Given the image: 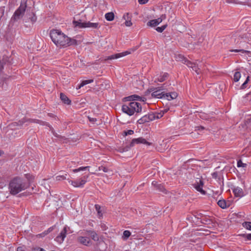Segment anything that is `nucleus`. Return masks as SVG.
I'll return each instance as SVG.
<instances>
[{"label": "nucleus", "mask_w": 251, "mask_h": 251, "mask_svg": "<svg viewBox=\"0 0 251 251\" xmlns=\"http://www.w3.org/2000/svg\"><path fill=\"white\" fill-rule=\"evenodd\" d=\"M50 37L52 41L57 47H65L77 45V41L75 39L68 37L59 30H51L50 32Z\"/></svg>", "instance_id": "nucleus-1"}, {"label": "nucleus", "mask_w": 251, "mask_h": 251, "mask_svg": "<svg viewBox=\"0 0 251 251\" xmlns=\"http://www.w3.org/2000/svg\"><path fill=\"white\" fill-rule=\"evenodd\" d=\"M12 58L6 55H4L0 60V87L6 89L7 87V81L9 78V75L5 74L12 65Z\"/></svg>", "instance_id": "nucleus-2"}, {"label": "nucleus", "mask_w": 251, "mask_h": 251, "mask_svg": "<svg viewBox=\"0 0 251 251\" xmlns=\"http://www.w3.org/2000/svg\"><path fill=\"white\" fill-rule=\"evenodd\" d=\"M29 185V184L26 183L23 178L20 177H15L9 182V189L10 193L11 195H15L27 188Z\"/></svg>", "instance_id": "nucleus-3"}, {"label": "nucleus", "mask_w": 251, "mask_h": 251, "mask_svg": "<svg viewBox=\"0 0 251 251\" xmlns=\"http://www.w3.org/2000/svg\"><path fill=\"white\" fill-rule=\"evenodd\" d=\"M122 111L129 116L133 115L135 112L140 113L142 106L140 103L136 101H131L128 104H123Z\"/></svg>", "instance_id": "nucleus-4"}, {"label": "nucleus", "mask_w": 251, "mask_h": 251, "mask_svg": "<svg viewBox=\"0 0 251 251\" xmlns=\"http://www.w3.org/2000/svg\"><path fill=\"white\" fill-rule=\"evenodd\" d=\"M242 38L240 31L233 33L230 36L227 37L229 39V44L232 46H235L238 48H244V42L239 41L240 39Z\"/></svg>", "instance_id": "nucleus-5"}, {"label": "nucleus", "mask_w": 251, "mask_h": 251, "mask_svg": "<svg viewBox=\"0 0 251 251\" xmlns=\"http://www.w3.org/2000/svg\"><path fill=\"white\" fill-rule=\"evenodd\" d=\"M26 7V2L22 1L20 7L15 11L12 17L10 23L13 24L14 22L21 19L25 13Z\"/></svg>", "instance_id": "nucleus-6"}, {"label": "nucleus", "mask_w": 251, "mask_h": 251, "mask_svg": "<svg viewBox=\"0 0 251 251\" xmlns=\"http://www.w3.org/2000/svg\"><path fill=\"white\" fill-rule=\"evenodd\" d=\"M73 24L75 26H78L79 28H92L97 29L100 27V25L98 23H91L90 22H81V20L74 21Z\"/></svg>", "instance_id": "nucleus-7"}, {"label": "nucleus", "mask_w": 251, "mask_h": 251, "mask_svg": "<svg viewBox=\"0 0 251 251\" xmlns=\"http://www.w3.org/2000/svg\"><path fill=\"white\" fill-rule=\"evenodd\" d=\"M146 144L148 146H150L151 145V143H150L146 141V140L142 137H140L138 138L133 139L132 140L131 142H130L129 145H127L126 147H125L124 148H123L122 151L123 152L126 151H128L130 148L133 147L135 144Z\"/></svg>", "instance_id": "nucleus-8"}, {"label": "nucleus", "mask_w": 251, "mask_h": 251, "mask_svg": "<svg viewBox=\"0 0 251 251\" xmlns=\"http://www.w3.org/2000/svg\"><path fill=\"white\" fill-rule=\"evenodd\" d=\"M30 122V123H36L39 124L40 125L46 126H48L50 127V125L49 123H48L46 122L40 120L35 119H26L24 118V119H22L21 120H20L18 122H15V123H13L12 125H13L14 126H22V125H24V123H25V122Z\"/></svg>", "instance_id": "nucleus-9"}, {"label": "nucleus", "mask_w": 251, "mask_h": 251, "mask_svg": "<svg viewBox=\"0 0 251 251\" xmlns=\"http://www.w3.org/2000/svg\"><path fill=\"white\" fill-rule=\"evenodd\" d=\"M179 58H182L183 61V63L185 64L189 68H192L193 71H194L198 75L201 74V69L199 68L198 64L192 62L187 59L185 58L183 56L179 55L178 56Z\"/></svg>", "instance_id": "nucleus-10"}, {"label": "nucleus", "mask_w": 251, "mask_h": 251, "mask_svg": "<svg viewBox=\"0 0 251 251\" xmlns=\"http://www.w3.org/2000/svg\"><path fill=\"white\" fill-rule=\"evenodd\" d=\"M240 35H242V38L239 41L244 42V48H248V44L251 45V33L247 32L243 33L240 32Z\"/></svg>", "instance_id": "nucleus-11"}, {"label": "nucleus", "mask_w": 251, "mask_h": 251, "mask_svg": "<svg viewBox=\"0 0 251 251\" xmlns=\"http://www.w3.org/2000/svg\"><path fill=\"white\" fill-rule=\"evenodd\" d=\"M198 215L201 216L200 219L201 223L203 224L208 225V227L211 228L215 226V223L212 221V219H210L209 217L202 216L201 213H199Z\"/></svg>", "instance_id": "nucleus-12"}, {"label": "nucleus", "mask_w": 251, "mask_h": 251, "mask_svg": "<svg viewBox=\"0 0 251 251\" xmlns=\"http://www.w3.org/2000/svg\"><path fill=\"white\" fill-rule=\"evenodd\" d=\"M70 229V228L67 226H65L63 229L61 230L59 235H58L55 238V241L59 243V244H61L65 238L66 237L67 232L68 230Z\"/></svg>", "instance_id": "nucleus-13"}, {"label": "nucleus", "mask_w": 251, "mask_h": 251, "mask_svg": "<svg viewBox=\"0 0 251 251\" xmlns=\"http://www.w3.org/2000/svg\"><path fill=\"white\" fill-rule=\"evenodd\" d=\"M154 120V116L153 113H149L148 115H146L139 119L137 123L139 124H143L147 122H149L151 121Z\"/></svg>", "instance_id": "nucleus-14"}, {"label": "nucleus", "mask_w": 251, "mask_h": 251, "mask_svg": "<svg viewBox=\"0 0 251 251\" xmlns=\"http://www.w3.org/2000/svg\"><path fill=\"white\" fill-rule=\"evenodd\" d=\"M203 185V181L201 179H199L198 181H196L194 184V187L198 191L200 192L202 194H205V191L202 189Z\"/></svg>", "instance_id": "nucleus-15"}, {"label": "nucleus", "mask_w": 251, "mask_h": 251, "mask_svg": "<svg viewBox=\"0 0 251 251\" xmlns=\"http://www.w3.org/2000/svg\"><path fill=\"white\" fill-rule=\"evenodd\" d=\"M130 53V52L129 51H124V52H123L121 53H117V54H113L110 56H109L107 57V58L106 59H105V60H112V59H117L120 57L126 56Z\"/></svg>", "instance_id": "nucleus-16"}, {"label": "nucleus", "mask_w": 251, "mask_h": 251, "mask_svg": "<svg viewBox=\"0 0 251 251\" xmlns=\"http://www.w3.org/2000/svg\"><path fill=\"white\" fill-rule=\"evenodd\" d=\"M163 98H165L168 100H171L176 99L177 97V94L176 92L167 93L166 91H163Z\"/></svg>", "instance_id": "nucleus-17"}, {"label": "nucleus", "mask_w": 251, "mask_h": 251, "mask_svg": "<svg viewBox=\"0 0 251 251\" xmlns=\"http://www.w3.org/2000/svg\"><path fill=\"white\" fill-rule=\"evenodd\" d=\"M86 181L84 179H80L78 180L69 181L72 185L75 187H82L86 183Z\"/></svg>", "instance_id": "nucleus-18"}, {"label": "nucleus", "mask_w": 251, "mask_h": 251, "mask_svg": "<svg viewBox=\"0 0 251 251\" xmlns=\"http://www.w3.org/2000/svg\"><path fill=\"white\" fill-rule=\"evenodd\" d=\"M139 99H141V97L137 95H133L128 97H125L123 99V101H135L134 100H139Z\"/></svg>", "instance_id": "nucleus-19"}, {"label": "nucleus", "mask_w": 251, "mask_h": 251, "mask_svg": "<svg viewBox=\"0 0 251 251\" xmlns=\"http://www.w3.org/2000/svg\"><path fill=\"white\" fill-rule=\"evenodd\" d=\"M77 241L83 245L88 246L90 240L89 238L87 237L79 236L77 238Z\"/></svg>", "instance_id": "nucleus-20"}, {"label": "nucleus", "mask_w": 251, "mask_h": 251, "mask_svg": "<svg viewBox=\"0 0 251 251\" xmlns=\"http://www.w3.org/2000/svg\"><path fill=\"white\" fill-rule=\"evenodd\" d=\"M60 98L65 104L69 105L71 103V100L63 93H60Z\"/></svg>", "instance_id": "nucleus-21"}, {"label": "nucleus", "mask_w": 251, "mask_h": 251, "mask_svg": "<svg viewBox=\"0 0 251 251\" xmlns=\"http://www.w3.org/2000/svg\"><path fill=\"white\" fill-rule=\"evenodd\" d=\"M161 23V19L157 18V19L152 20L148 22L147 25L150 26H156Z\"/></svg>", "instance_id": "nucleus-22"}, {"label": "nucleus", "mask_w": 251, "mask_h": 251, "mask_svg": "<svg viewBox=\"0 0 251 251\" xmlns=\"http://www.w3.org/2000/svg\"><path fill=\"white\" fill-rule=\"evenodd\" d=\"M233 192L236 197H242L244 195L242 189L239 187L234 188L233 189Z\"/></svg>", "instance_id": "nucleus-23"}, {"label": "nucleus", "mask_w": 251, "mask_h": 251, "mask_svg": "<svg viewBox=\"0 0 251 251\" xmlns=\"http://www.w3.org/2000/svg\"><path fill=\"white\" fill-rule=\"evenodd\" d=\"M156 90L153 91L151 93V96L154 98H163L162 94H163V91H161V89H156Z\"/></svg>", "instance_id": "nucleus-24"}, {"label": "nucleus", "mask_w": 251, "mask_h": 251, "mask_svg": "<svg viewBox=\"0 0 251 251\" xmlns=\"http://www.w3.org/2000/svg\"><path fill=\"white\" fill-rule=\"evenodd\" d=\"M129 14L128 13H126L123 16V18L126 20L125 25L126 26H130L132 25L131 22V18L129 17Z\"/></svg>", "instance_id": "nucleus-25"}, {"label": "nucleus", "mask_w": 251, "mask_h": 251, "mask_svg": "<svg viewBox=\"0 0 251 251\" xmlns=\"http://www.w3.org/2000/svg\"><path fill=\"white\" fill-rule=\"evenodd\" d=\"M87 235L90 236L93 240L97 241L99 240L98 235L94 231L89 230L87 231Z\"/></svg>", "instance_id": "nucleus-26"}, {"label": "nucleus", "mask_w": 251, "mask_h": 251, "mask_svg": "<svg viewBox=\"0 0 251 251\" xmlns=\"http://www.w3.org/2000/svg\"><path fill=\"white\" fill-rule=\"evenodd\" d=\"M218 205L223 209L226 208L229 205H227V203L224 200H220L217 202Z\"/></svg>", "instance_id": "nucleus-27"}, {"label": "nucleus", "mask_w": 251, "mask_h": 251, "mask_svg": "<svg viewBox=\"0 0 251 251\" xmlns=\"http://www.w3.org/2000/svg\"><path fill=\"white\" fill-rule=\"evenodd\" d=\"M94 81L93 79H89V80H86L82 81L81 83L78 85L76 87L77 89H79L84 86V85L92 83Z\"/></svg>", "instance_id": "nucleus-28"}, {"label": "nucleus", "mask_w": 251, "mask_h": 251, "mask_svg": "<svg viewBox=\"0 0 251 251\" xmlns=\"http://www.w3.org/2000/svg\"><path fill=\"white\" fill-rule=\"evenodd\" d=\"M169 75L167 73H163L162 75H160L157 79L158 81L159 82H163L165 81L168 77Z\"/></svg>", "instance_id": "nucleus-29"}, {"label": "nucleus", "mask_w": 251, "mask_h": 251, "mask_svg": "<svg viewBox=\"0 0 251 251\" xmlns=\"http://www.w3.org/2000/svg\"><path fill=\"white\" fill-rule=\"evenodd\" d=\"M105 19L108 21H112L114 20V14L113 12H109L105 14Z\"/></svg>", "instance_id": "nucleus-30"}, {"label": "nucleus", "mask_w": 251, "mask_h": 251, "mask_svg": "<svg viewBox=\"0 0 251 251\" xmlns=\"http://www.w3.org/2000/svg\"><path fill=\"white\" fill-rule=\"evenodd\" d=\"M131 235V232L128 230H125L123 232V239L124 240H127L128 237Z\"/></svg>", "instance_id": "nucleus-31"}, {"label": "nucleus", "mask_w": 251, "mask_h": 251, "mask_svg": "<svg viewBox=\"0 0 251 251\" xmlns=\"http://www.w3.org/2000/svg\"><path fill=\"white\" fill-rule=\"evenodd\" d=\"M28 19L30 20L32 24L34 23L37 20L35 15L33 13L29 14Z\"/></svg>", "instance_id": "nucleus-32"}, {"label": "nucleus", "mask_w": 251, "mask_h": 251, "mask_svg": "<svg viewBox=\"0 0 251 251\" xmlns=\"http://www.w3.org/2000/svg\"><path fill=\"white\" fill-rule=\"evenodd\" d=\"M231 52H241L242 53H248L250 52L249 51L244 50L243 49H235V50H229Z\"/></svg>", "instance_id": "nucleus-33"}, {"label": "nucleus", "mask_w": 251, "mask_h": 251, "mask_svg": "<svg viewBox=\"0 0 251 251\" xmlns=\"http://www.w3.org/2000/svg\"><path fill=\"white\" fill-rule=\"evenodd\" d=\"M243 226L247 229L251 230V222H244L242 224Z\"/></svg>", "instance_id": "nucleus-34"}, {"label": "nucleus", "mask_w": 251, "mask_h": 251, "mask_svg": "<svg viewBox=\"0 0 251 251\" xmlns=\"http://www.w3.org/2000/svg\"><path fill=\"white\" fill-rule=\"evenodd\" d=\"M156 189H158L159 191L163 192L165 194L167 193V191L166 189L164 188V186L162 184H159L157 185Z\"/></svg>", "instance_id": "nucleus-35"}, {"label": "nucleus", "mask_w": 251, "mask_h": 251, "mask_svg": "<svg viewBox=\"0 0 251 251\" xmlns=\"http://www.w3.org/2000/svg\"><path fill=\"white\" fill-rule=\"evenodd\" d=\"M240 77H241L240 73L239 72H235L234 75V78H233L234 81H235V82L238 81Z\"/></svg>", "instance_id": "nucleus-36"}, {"label": "nucleus", "mask_w": 251, "mask_h": 251, "mask_svg": "<svg viewBox=\"0 0 251 251\" xmlns=\"http://www.w3.org/2000/svg\"><path fill=\"white\" fill-rule=\"evenodd\" d=\"M167 25H162L161 27H156L155 29L157 32L161 33L165 29V28L167 27Z\"/></svg>", "instance_id": "nucleus-37"}, {"label": "nucleus", "mask_w": 251, "mask_h": 251, "mask_svg": "<svg viewBox=\"0 0 251 251\" xmlns=\"http://www.w3.org/2000/svg\"><path fill=\"white\" fill-rule=\"evenodd\" d=\"M89 167H90L89 166L81 167L78 169L73 170V172L74 173H76V172H79L80 171H84V170H85L89 168Z\"/></svg>", "instance_id": "nucleus-38"}, {"label": "nucleus", "mask_w": 251, "mask_h": 251, "mask_svg": "<svg viewBox=\"0 0 251 251\" xmlns=\"http://www.w3.org/2000/svg\"><path fill=\"white\" fill-rule=\"evenodd\" d=\"M169 85H166V83H164L161 86L158 87L156 88V89H161V91H168L169 90L167 89L166 87L167 86H169Z\"/></svg>", "instance_id": "nucleus-39"}, {"label": "nucleus", "mask_w": 251, "mask_h": 251, "mask_svg": "<svg viewBox=\"0 0 251 251\" xmlns=\"http://www.w3.org/2000/svg\"><path fill=\"white\" fill-rule=\"evenodd\" d=\"M153 115L154 116V120L157 119L161 118L163 116V114L161 113H152Z\"/></svg>", "instance_id": "nucleus-40"}, {"label": "nucleus", "mask_w": 251, "mask_h": 251, "mask_svg": "<svg viewBox=\"0 0 251 251\" xmlns=\"http://www.w3.org/2000/svg\"><path fill=\"white\" fill-rule=\"evenodd\" d=\"M247 166V164L246 163H244L242 162L241 160H239L237 162V167H246Z\"/></svg>", "instance_id": "nucleus-41"}, {"label": "nucleus", "mask_w": 251, "mask_h": 251, "mask_svg": "<svg viewBox=\"0 0 251 251\" xmlns=\"http://www.w3.org/2000/svg\"><path fill=\"white\" fill-rule=\"evenodd\" d=\"M249 78L250 77L249 76L247 77L246 81L241 85V89H244L246 88V84L248 83V81L249 80Z\"/></svg>", "instance_id": "nucleus-42"}, {"label": "nucleus", "mask_w": 251, "mask_h": 251, "mask_svg": "<svg viewBox=\"0 0 251 251\" xmlns=\"http://www.w3.org/2000/svg\"><path fill=\"white\" fill-rule=\"evenodd\" d=\"M32 251H46L44 249L39 247H33L32 249Z\"/></svg>", "instance_id": "nucleus-43"}, {"label": "nucleus", "mask_w": 251, "mask_h": 251, "mask_svg": "<svg viewBox=\"0 0 251 251\" xmlns=\"http://www.w3.org/2000/svg\"><path fill=\"white\" fill-rule=\"evenodd\" d=\"M99 170L102 171L104 172H107L108 171V169L107 168H106V167L101 166L99 167Z\"/></svg>", "instance_id": "nucleus-44"}, {"label": "nucleus", "mask_w": 251, "mask_h": 251, "mask_svg": "<svg viewBox=\"0 0 251 251\" xmlns=\"http://www.w3.org/2000/svg\"><path fill=\"white\" fill-rule=\"evenodd\" d=\"M124 133L125 134V135H131L133 134L134 131L130 129L127 131H124Z\"/></svg>", "instance_id": "nucleus-45"}, {"label": "nucleus", "mask_w": 251, "mask_h": 251, "mask_svg": "<svg viewBox=\"0 0 251 251\" xmlns=\"http://www.w3.org/2000/svg\"><path fill=\"white\" fill-rule=\"evenodd\" d=\"M5 7L4 6L0 7V12L1 13V16L0 17V20L2 18V17L3 16L4 13V10H5Z\"/></svg>", "instance_id": "nucleus-46"}, {"label": "nucleus", "mask_w": 251, "mask_h": 251, "mask_svg": "<svg viewBox=\"0 0 251 251\" xmlns=\"http://www.w3.org/2000/svg\"><path fill=\"white\" fill-rule=\"evenodd\" d=\"M95 207L96 211L98 212V213L99 214V215H100L101 212L100 210V205H99V204H96L95 205Z\"/></svg>", "instance_id": "nucleus-47"}, {"label": "nucleus", "mask_w": 251, "mask_h": 251, "mask_svg": "<svg viewBox=\"0 0 251 251\" xmlns=\"http://www.w3.org/2000/svg\"><path fill=\"white\" fill-rule=\"evenodd\" d=\"M243 236L247 238L248 240H251V234H244Z\"/></svg>", "instance_id": "nucleus-48"}, {"label": "nucleus", "mask_w": 251, "mask_h": 251, "mask_svg": "<svg viewBox=\"0 0 251 251\" xmlns=\"http://www.w3.org/2000/svg\"><path fill=\"white\" fill-rule=\"evenodd\" d=\"M57 180H60L61 179H65L66 177L64 176H56Z\"/></svg>", "instance_id": "nucleus-49"}, {"label": "nucleus", "mask_w": 251, "mask_h": 251, "mask_svg": "<svg viewBox=\"0 0 251 251\" xmlns=\"http://www.w3.org/2000/svg\"><path fill=\"white\" fill-rule=\"evenodd\" d=\"M196 130H204L205 127L203 126H197L196 127Z\"/></svg>", "instance_id": "nucleus-50"}, {"label": "nucleus", "mask_w": 251, "mask_h": 251, "mask_svg": "<svg viewBox=\"0 0 251 251\" xmlns=\"http://www.w3.org/2000/svg\"><path fill=\"white\" fill-rule=\"evenodd\" d=\"M53 228H54L53 226H51V227H50L49 228H48V229L46 231V232L45 234H49L50 232L51 231H52L53 230Z\"/></svg>", "instance_id": "nucleus-51"}, {"label": "nucleus", "mask_w": 251, "mask_h": 251, "mask_svg": "<svg viewBox=\"0 0 251 251\" xmlns=\"http://www.w3.org/2000/svg\"><path fill=\"white\" fill-rule=\"evenodd\" d=\"M149 0H138V2L141 4H144L148 2Z\"/></svg>", "instance_id": "nucleus-52"}, {"label": "nucleus", "mask_w": 251, "mask_h": 251, "mask_svg": "<svg viewBox=\"0 0 251 251\" xmlns=\"http://www.w3.org/2000/svg\"><path fill=\"white\" fill-rule=\"evenodd\" d=\"M17 251H25V248L23 247H19L17 249Z\"/></svg>", "instance_id": "nucleus-53"}, {"label": "nucleus", "mask_w": 251, "mask_h": 251, "mask_svg": "<svg viewBox=\"0 0 251 251\" xmlns=\"http://www.w3.org/2000/svg\"><path fill=\"white\" fill-rule=\"evenodd\" d=\"M212 177L215 178H217L218 176L217 172H214L212 174Z\"/></svg>", "instance_id": "nucleus-54"}, {"label": "nucleus", "mask_w": 251, "mask_h": 251, "mask_svg": "<svg viewBox=\"0 0 251 251\" xmlns=\"http://www.w3.org/2000/svg\"><path fill=\"white\" fill-rule=\"evenodd\" d=\"M159 19H161V22H162V21L164 19H165L166 18V14H162L160 17L158 18Z\"/></svg>", "instance_id": "nucleus-55"}, {"label": "nucleus", "mask_w": 251, "mask_h": 251, "mask_svg": "<svg viewBox=\"0 0 251 251\" xmlns=\"http://www.w3.org/2000/svg\"><path fill=\"white\" fill-rule=\"evenodd\" d=\"M46 231H45L44 232H43V233H41V234H39L37 235V236L39 237H43L44 236H45V235H46L47 234H45Z\"/></svg>", "instance_id": "nucleus-56"}, {"label": "nucleus", "mask_w": 251, "mask_h": 251, "mask_svg": "<svg viewBox=\"0 0 251 251\" xmlns=\"http://www.w3.org/2000/svg\"><path fill=\"white\" fill-rule=\"evenodd\" d=\"M159 184L158 183V182L156 181H153L152 182V185H153L154 187H155L156 188L157 187V185H159Z\"/></svg>", "instance_id": "nucleus-57"}, {"label": "nucleus", "mask_w": 251, "mask_h": 251, "mask_svg": "<svg viewBox=\"0 0 251 251\" xmlns=\"http://www.w3.org/2000/svg\"><path fill=\"white\" fill-rule=\"evenodd\" d=\"M89 120L90 122H94L96 121V118H90V117H89Z\"/></svg>", "instance_id": "nucleus-58"}, {"label": "nucleus", "mask_w": 251, "mask_h": 251, "mask_svg": "<svg viewBox=\"0 0 251 251\" xmlns=\"http://www.w3.org/2000/svg\"><path fill=\"white\" fill-rule=\"evenodd\" d=\"M146 100V99L145 97H141V99H139V101H145Z\"/></svg>", "instance_id": "nucleus-59"}, {"label": "nucleus", "mask_w": 251, "mask_h": 251, "mask_svg": "<svg viewBox=\"0 0 251 251\" xmlns=\"http://www.w3.org/2000/svg\"><path fill=\"white\" fill-rule=\"evenodd\" d=\"M234 0H227V2L228 3H232Z\"/></svg>", "instance_id": "nucleus-60"}, {"label": "nucleus", "mask_w": 251, "mask_h": 251, "mask_svg": "<svg viewBox=\"0 0 251 251\" xmlns=\"http://www.w3.org/2000/svg\"><path fill=\"white\" fill-rule=\"evenodd\" d=\"M48 115L50 116V117H53V115L51 113H48Z\"/></svg>", "instance_id": "nucleus-61"}, {"label": "nucleus", "mask_w": 251, "mask_h": 251, "mask_svg": "<svg viewBox=\"0 0 251 251\" xmlns=\"http://www.w3.org/2000/svg\"><path fill=\"white\" fill-rule=\"evenodd\" d=\"M25 176H26V178H28V179H29V178L28 177V176H30V175H29V174H26V175H25Z\"/></svg>", "instance_id": "nucleus-62"}, {"label": "nucleus", "mask_w": 251, "mask_h": 251, "mask_svg": "<svg viewBox=\"0 0 251 251\" xmlns=\"http://www.w3.org/2000/svg\"><path fill=\"white\" fill-rule=\"evenodd\" d=\"M248 5L251 7V3H248Z\"/></svg>", "instance_id": "nucleus-63"}, {"label": "nucleus", "mask_w": 251, "mask_h": 251, "mask_svg": "<svg viewBox=\"0 0 251 251\" xmlns=\"http://www.w3.org/2000/svg\"><path fill=\"white\" fill-rule=\"evenodd\" d=\"M55 136L57 137H59V136L57 135V134H54Z\"/></svg>", "instance_id": "nucleus-64"}]
</instances>
